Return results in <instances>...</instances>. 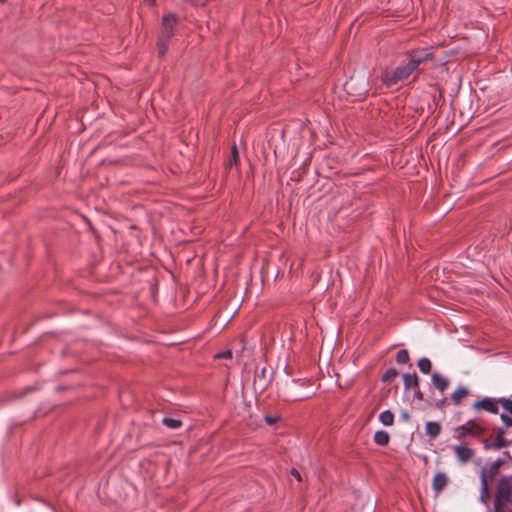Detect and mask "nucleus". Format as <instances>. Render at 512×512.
<instances>
[{
	"instance_id": "nucleus-1",
	"label": "nucleus",
	"mask_w": 512,
	"mask_h": 512,
	"mask_svg": "<svg viewBox=\"0 0 512 512\" xmlns=\"http://www.w3.org/2000/svg\"><path fill=\"white\" fill-rule=\"evenodd\" d=\"M430 59H432L431 53H422L412 56L408 63L399 65L392 70H384L381 74V80L387 87H392L406 80L421 64Z\"/></svg>"
},
{
	"instance_id": "nucleus-2",
	"label": "nucleus",
	"mask_w": 512,
	"mask_h": 512,
	"mask_svg": "<svg viewBox=\"0 0 512 512\" xmlns=\"http://www.w3.org/2000/svg\"><path fill=\"white\" fill-rule=\"evenodd\" d=\"M306 384L300 380L293 379L287 383L281 390V394L286 401H300L308 399L314 395L313 391L301 392L299 387Z\"/></svg>"
},
{
	"instance_id": "nucleus-3",
	"label": "nucleus",
	"mask_w": 512,
	"mask_h": 512,
	"mask_svg": "<svg viewBox=\"0 0 512 512\" xmlns=\"http://www.w3.org/2000/svg\"><path fill=\"white\" fill-rule=\"evenodd\" d=\"M483 433V427L475 420H468L465 424L454 429V438L461 441L467 436L478 437Z\"/></svg>"
},
{
	"instance_id": "nucleus-4",
	"label": "nucleus",
	"mask_w": 512,
	"mask_h": 512,
	"mask_svg": "<svg viewBox=\"0 0 512 512\" xmlns=\"http://www.w3.org/2000/svg\"><path fill=\"white\" fill-rule=\"evenodd\" d=\"M500 403V398L485 397L480 401H475L472 408L476 411L484 410L491 414H498Z\"/></svg>"
},
{
	"instance_id": "nucleus-5",
	"label": "nucleus",
	"mask_w": 512,
	"mask_h": 512,
	"mask_svg": "<svg viewBox=\"0 0 512 512\" xmlns=\"http://www.w3.org/2000/svg\"><path fill=\"white\" fill-rule=\"evenodd\" d=\"M511 460V455L509 452L505 451L501 457L494 460L493 462L487 464L482 471H485L486 477H494L498 471L499 468L505 464L508 463Z\"/></svg>"
},
{
	"instance_id": "nucleus-6",
	"label": "nucleus",
	"mask_w": 512,
	"mask_h": 512,
	"mask_svg": "<svg viewBox=\"0 0 512 512\" xmlns=\"http://www.w3.org/2000/svg\"><path fill=\"white\" fill-rule=\"evenodd\" d=\"M500 401V405L503 409L502 413L500 414V419L506 429H512V400L509 398L501 397Z\"/></svg>"
},
{
	"instance_id": "nucleus-7",
	"label": "nucleus",
	"mask_w": 512,
	"mask_h": 512,
	"mask_svg": "<svg viewBox=\"0 0 512 512\" xmlns=\"http://www.w3.org/2000/svg\"><path fill=\"white\" fill-rule=\"evenodd\" d=\"M177 26V18L174 14H168L163 17L160 36L171 38L174 35Z\"/></svg>"
},
{
	"instance_id": "nucleus-8",
	"label": "nucleus",
	"mask_w": 512,
	"mask_h": 512,
	"mask_svg": "<svg viewBox=\"0 0 512 512\" xmlns=\"http://www.w3.org/2000/svg\"><path fill=\"white\" fill-rule=\"evenodd\" d=\"M452 449H453V452L455 454L457 461L460 464L468 463L473 458V456L475 454V452L472 448H470L464 444L453 446Z\"/></svg>"
},
{
	"instance_id": "nucleus-9",
	"label": "nucleus",
	"mask_w": 512,
	"mask_h": 512,
	"mask_svg": "<svg viewBox=\"0 0 512 512\" xmlns=\"http://www.w3.org/2000/svg\"><path fill=\"white\" fill-rule=\"evenodd\" d=\"M510 500H512V484L502 481L498 486L495 502L509 503Z\"/></svg>"
},
{
	"instance_id": "nucleus-10",
	"label": "nucleus",
	"mask_w": 512,
	"mask_h": 512,
	"mask_svg": "<svg viewBox=\"0 0 512 512\" xmlns=\"http://www.w3.org/2000/svg\"><path fill=\"white\" fill-rule=\"evenodd\" d=\"M504 435H505L504 428H499L496 432V436H495V439L493 440V442H491V443L485 442L484 447L486 449H494V450H499L501 448L507 447L510 444V442L505 438Z\"/></svg>"
},
{
	"instance_id": "nucleus-11",
	"label": "nucleus",
	"mask_w": 512,
	"mask_h": 512,
	"mask_svg": "<svg viewBox=\"0 0 512 512\" xmlns=\"http://www.w3.org/2000/svg\"><path fill=\"white\" fill-rule=\"evenodd\" d=\"M431 382L435 389H437L441 393H444L450 384V380L446 376L438 372L432 373Z\"/></svg>"
},
{
	"instance_id": "nucleus-12",
	"label": "nucleus",
	"mask_w": 512,
	"mask_h": 512,
	"mask_svg": "<svg viewBox=\"0 0 512 512\" xmlns=\"http://www.w3.org/2000/svg\"><path fill=\"white\" fill-rule=\"evenodd\" d=\"M448 484V477L443 472H438L432 480V489L439 494Z\"/></svg>"
},
{
	"instance_id": "nucleus-13",
	"label": "nucleus",
	"mask_w": 512,
	"mask_h": 512,
	"mask_svg": "<svg viewBox=\"0 0 512 512\" xmlns=\"http://www.w3.org/2000/svg\"><path fill=\"white\" fill-rule=\"evenodd\" d=\"M469 390L465 386H458V388L451 394V400L455 405H460L462 400L467 397Z\"/></svg>"
},
{
	"instance_id": "nucleus-14",
	"label": "nucleus",
	"mask_w": 512,
	"mask_h": 512,
	"mask_svg": "<svg viewBox=\"0 0 512 512\" xmlns=\"http://www.w3.org/2000/svg\"><path fill=\"white\" fill-rule=\"evenodd\" d=\"M425 432L430 438L435 439L441 433V425L438 422L429 421L426 423Z\"/></svg>"
},
{
	"instance_id": "nucleus-15",
	"label": "nucleus",
	"mask_w": 512,
	"mask_h": 512,
	"mask_svg": "<svg viewBox=\"0 0 512 512\" xmlns=\"http://www.w3.org/2000/svg\"><path fill=\"white\" fill-rule=\"evenodd\" d=\"M403 383H404V387L405 389H414V388H418L419 386V379H418V376L416 375V373H413V374H404L403 375Z\"/></svg>"
},
{
	"instance_id": "nucleus-16",
	"label": "nucleus",
	"mask_w": 512,
	"mask_h": 512,
	"mask_svg": "<svg viewBox=\"0 0 512 512\" xmlns=\"http://www.w3.org/2000/svg\"><path fill=\"white\" fill-rule=\"evenodd\" d=\"M390 435L384 430L376 431L374 434V442L379 446H386L389 443Z\"/></svg>"
},
{
	"instance_id": "nucleus-17",
	"label": "nucleus",
	"mask_w": 512,
	"mask_h": 512,
	"mask_svg": "<svg viewBox=\"0 0 512 512\" xmlns=\"http://www.w3.org/2000/svg\"><path fill=\"white\" fill-rule=\"evenodd\" d=\"M485 475V471H481V493H480V499L481 501L487 505V499H488V482Z\"/></svg>"
},
{
	"instance_id": "nucleus-18",
	"label": "nucleus",
	"mask_w": 512,
	"mask_h": 512,
	"mask_svg": "<svg viewBox=\"0 0 512 512\" xmlns=\"http://www.w3.org/2000/svg\"><path fill=\"white\" fill-rule=\"evenodd\" d=\"M379 421L384 426H391L394 422V414L390 410H385L380 413Z\"/></svg>"
},
{
	"instance_id": "nucleus-19",
	"label": "nucleus",
	"mask_w": 512,
	"mask_h": 512,
	"mask_svg": "<svg viewBox=\"0 0 512 512\" xmlns=\"http://www.w3.org/2000/svg\"><path fill=\"white\" fill-rule=\"evenodd\" d=\"M418 367L423 374H428L431 371L432 364L428 358L423 357L418 361Z\"/></svg>"
},
{
	"instance_id": "nucleus-20",
	"label": "nucleus",
	"mask_w": 512,
	"mask_h": 512,
	"mask_svg": "<svg viewBox=\"0 0 512 512\" xmlns=\"http://www.w3.org/2000/svg\"><path fill=\"white\" fill-rule=\"evenodd\" d=\"M162 423L170 429H178L182 425V422L179 419L170 417L163 418Z\"/></svg>"
},
{
	"instance_id": "nucleus-21",
	"label": "nucleus",
	"mask_w": 512,
	"mask_h": 512,
	"mask_svg": "<svg viewBox=\"0 0 512 512\" xmlns=\"http://www.w3.org/2000/svg\"><path fill=\"white\" fill-rule=\"evenodd\" d=\"M169 39L170 38H164L162 36L159 37L158 42H157V48H158L159 55L163 56L166 53V51L168 49Z\"/></svg>"
},
{
	"instance_id": "nucleus-22",
	"label": "nucleus",
	"mask_w": 512,
	"mask_h": 512,
	"mask_svg": "<svg viewBox=\"0 0 512 512\" xmlns=\"http://www.w3.org/2000/svg\"><path fill=\"white\" fill-rule=\"evenodd\" d=\"M409 359V353L405 349L399 350L396 354V361L398 364H406Z\"/></svg>"
},
{
	"instance_id": "nucleus-23",
	"label": "nucleus",
	"mask_w": 512,
	"mask_h": 512,
	"mask_svg": "<svg viewBox=\"0 0 512 512\" xmlns=\"http://www.w3.org/2000/svg\"><path fill=\"white\" fill-rule=\"evenodd\" d=\"M398 371L395 368H389L382 376L383 382H390L398 376Z\"/></svg>"
},
{
	"instance_id": "nucleus-24",
	"label": "nucleus",
	"mask_w": 512,
	"mask_h": 512,
	"mask_svg": "<svg viewBox=\"0 0 512 512\" xmlns=\"http://www.w3.org/2000/svg\"><path fill=\"white\" fill-rule=\"evenodd\" d=\"M231 159L228 162V166L231 167L232 165H236L238 162V149L236 145L232 146V152H231Z\"/></svg>"
},
{
	"instance_id": "nucleus-25",
	"label": "nucleus",
	"mask_w": 512,
	"mask_h": 512,
	"mask_svg": "<svg viewBox=\"0 0 512 512\" xmlns=\"http://www.w3.org/2000/svg\"><path fill=\"white\" fill-rule=\"evenodd\" d=\"M279 419H280V417H279V416H265V422H266L268 425H273V424H275Z\"/></svg>"
},
{
	"instance_id": "nucleus-26",
	"label": "nucleus",
	"mask_w": 512,
	"mask_h": 512,
	"mask_svg": "<svg viewBox=\"0 0 512 512\" xmlns=\"http://www.w3.org/2000/svg\"><path fill=\"white\" fill-rule=\"evenodd\" d=\"M217 358H224V359H231L232 358V351L226 350L222 353H219L216 355Z\"/></svg>"
},
{
	"instance_id": "nucleus-27",
	"label": "nucleus",
	"mask_w": 512,
	"mask_h": 512,
	"mask_svg": "<svg viewBox=\"0 0 512 512\" xmlns=\"http://www.w3.org/2000/svg\"><path fill=\"white\" fill-rule=\"evenodd\" d=\"M291 475L294 476L297 481H301L302 480L300 472L298 470H296L295 468L291 469Z\"/></svg>"
},
{
	"instance_id": "nucleus-28",
	"label": "nucleus",
	"mask_w": 512,
	"mask_h": 512,
	"mask_svg": "<svg viewBox=\"0 0 512 512\" xmlns=\"http://www.w3.org/2000/svg\"><path fill=\"white\" fill-rule=\"evenodd\" d=\"M266 368H262L260 371V374L257 375L256 380L260 379L261 377H265Z\"/></svg>"
},
{
	"instance_id": "nucleus-29",
	"label": "nucleus",
	"mask_w": 512,
	"mask_h": 512,
	"mask_svg": "<svg viewBox=\"0 0 512 512\" xmlns=\"http://www.w3.org/2000/svg\"><path fill=\"white\" fill-rule=\"evenodd\" d=\"M494 512H502V511L500 510V503L495 502V505H494Z\"/></svg>"
},
{
	"instance_id": "nucleus-30",
	"label": "nucleus",
	"mask_w": 512,
	"mask_h": 512,
	"mask_svg": "<svg viewBox=\"0 0 512 512\" xmlns=\"http://www.w3.org/2000/svg\"><path fill=\"white\" fill-rule=\"evenodd\" d=\"M401 418L404 419V420H408L409 419V414L407 412H403L401 414Z\"/></svg>"
},
{
	"instance_id": "nucleus-31",
	"label": "nucleus",
	"mask_w": 512,
	"mask_h": 512,
	"mask_svg": "<svg viewBox=\"0 0 512 512\" xmlns=\"http://www.w3.org/2000/svg\"><path fill=\"white\" fill-rule=\"evenodd\" d=\"M146 4L148 5H154L155 0H144Z\"/></svg>"
},
{
	"instance_id": "nucleus-32",
	"label": "nucleus",
	"mask_w": 512,
	"mask_h": 512,
	"mask_svg": "<svg viewBox=\"0 0 512 512\" xmlns=\"http://www.w3.org/2000/svg\"><path fill=\"white\" fill-rule=\"evenodd\" d=\"M194 3H195L196 5H201V4H203V2H202V1H194Z\"/></svg>"
},
{
	"instance_id": "nucleus-33",
	"label": "nucleus",
	"mask_w": 512,
	"mask_h": 512,
	"mask_svg": "<svg viewBox=\"0 0 512 512\" xmlns=\"http://www.w3.org/2000/svg\"><path fill=\"white\" fill-rule=\"evenodd\" d=\"M5 2H6V0H0V4H3Z\"/></svg>"
}]
</instances>
